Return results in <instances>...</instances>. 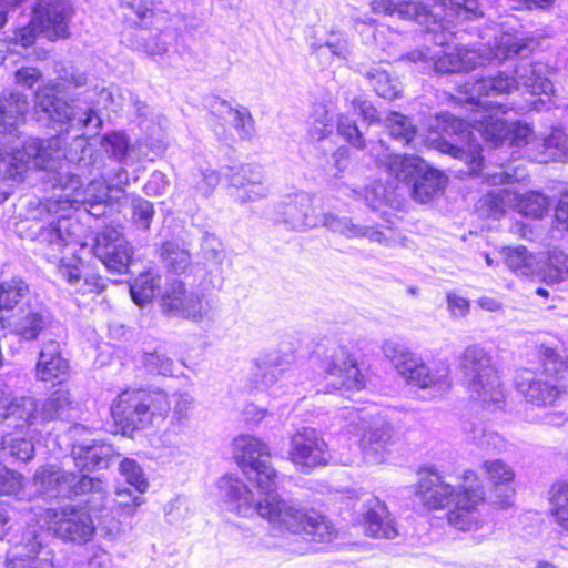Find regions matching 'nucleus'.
Listing matches in <instances>:
<instances>
[{"label": "nucleus", "mask_w": 568, "mask_h": 568, "mask_svg": "<svg viewBox=\"0 0 568 568\" xmlns=\"http://www.w3.org/2000/svg\"><path fill=\"white\" fill-rule=\"evenodd\" d=\"M0 445L4 454H9L11 457L23 463L32 459L34 454L31 439H27L26 437L4 435L2 436Z\"/></svg>", "instance_id": "c03bdc74"}, {"label": "nucleus", "mask_w": 568, "mask_h": 568, "mask_svg": "<svg viewBox=\"0 0 568 568\" xmlns=\"http://www.w3.org/2000/svg\"><path fill=\"white\" fill-rule=\"evenodd\" d=\"M448 310L454 317H464L469 312V301L455 293H447L446 295Z\"/></svg>", "instance_id": "774afa93"}, {"label": "nucleus", "mask_w": 568, "mask_h": 568, "mask_svg": "<svg viewBox=\"0 0 568 568\" xmlns=\"http://www.w3.org/2000/svg\"><path fill=\"white\" fill-rule=\"evenodd\" d=\"M363 526L365 534L373 538L394 539L398 536L395 517L376 497H369L365 501Z\"/></svg>", "instance_id": "bb28decb"}, {"label": "nucleus", "mask_w": 568, "mask_h": 568, "mask_svg": "<svg viewBox=\"0 0 568 568\" xmlns=\"http://www.w3.org/2000/svg\"><path fill=\"white\" fill-rule=\"evenodd\" d=\"M120 474L125 481L132 486L138 494H143L149 487V483L144 476L141 466L131 458H124L119 466Z\"/></svg>", "instance_id": "09e8293b"}, {"label": "nucleus", "mask_w": 568, "mask_h": 568, "mask_svg": "<svg viewBox=\"0 0 568 568\" xmlns=\"http://www.w3.org/2000/svg\"><path fill=\"white\" fill-rule=\"evenodd\" d=\"M318 54H329L341 60L347 61L351 57L352 50L348 40L338 34L332 33L324 44L316 48Z\"/></svg>", "instance_id": "5fc2aeb1"}, {"label": "nucleus", "mask_w": 568, "mask_h": 568, "mask_svg": "<svg viewBox=\"0 0 568 568\" xmlns=\"http://www.w3.org/2000/svg\"><path fill=\"white\" fill-rule=\"evenodd\" d=\"M273 220L293 231H305L322 223L329 231L348 239L365 237L385 246L390 244L384 232L374 226L355 224L349 217H339L333 213L320 217L314 212L313 197L304 191L284 195L274 209Z\"/></svg>", "instance_id": "6e6552de"}, {"label": "nucleus", "mask_w": 568, "mask_h": 568, "mask_svg": "<svg viewBox=\"0 0 568 568\" xmlns=\"http://www.w3.org/2000/svg\"><path fill=\"white\" fill-rule=\"evenodd\" d=\"M505 263L513 272L527 276L532 272L534 257L524 246L509 247L506 253Z\"/></svg>", "instance_id": "de8ad7c7"}, {"label": "nucleus", "mask_w": 568, "mask_h": 568, "mask_svg": "<svg viewBox=\"0 0 568 568\" xmlns=\"http://www.w3.org/2000/svg\"><path fill=\"white\" fill-rule=\"evenodd\" d=\"M73 409L70 392L60 386L44 400L33 397H16L8 400L0 394V423L29 434H40L45 424L69 417Z\"/></svg>", "instance_id": "1a4fd4ad"}, {"label": "nucleus", "mask_w": 568, "mask_h": 568, "mask_svg": "<svg viewBox=\"0 0 568 568\" xmlns=\"http://www.w3.org/2000/svg\"><path fill=\"white\" fill-rule=\"evenodd\" d=\"M377 162L385 166L389 175L403 183L420 203L430 201L444 190L445 175L418 155L387 154L378 158Z\"/></svg>", "instance_id": "4468645a"}, {"label": "nucleus", "mask_w": 568, "mask_h": 568, "mask_svg": "<svg viewBox=\"0 0 568 568\" xmlns=\"http://www.w3.org/2000/svg\"><path fill=\"white\" fill-rule=\"evenodd\" d=\"M311 361L318 371L316 379L327 381L317 392H359L366 385L357 359L338 339L323 338L318 342L312 352Z\"/></svg>", "instance_id": "9b49d317"}, {"label": "nucleus", "mask_w": 568, "mask_h": 568, "mask_svg": "<svg viewBox=\"0 0 568 568\" xmlns=\"http://www.w3.org/2000/svg\"><path fill=\"white\" fill-rule=\"evenodd\" d=\"M93 254L109 272L123 274L129 268L133 248L120 231L105 227L95 236Z\"/></svg>", "instance_id": "a211bd4d"}, {"label": "nucleus", "mask_w": 568, "mask_h": 568, "mask_svg": "<svg viewBox=\"0 0 568 568\" xmlns=\"http://www.w3.org/2000/svg\"><path fill=\"white\" fill-rule=\"evenodd\" d=\"M161 257L166 268L176 274L184 273L191 263L189 251L173 241H166L162 244Z\"/></svg>", "instance_id": "ea45409f"}, {"label": "nucleus", "mask_w": 568, "mask_h": 568, "mask_svg": "<svg viewBox=\"0 0 568 568\" xmlns=\"http://www.w3.org/2000/svg\"><path fill=\"white\" fill-rule=\"evenodd\" d=\"M154 214L153 203L150 201L142 197L132 201V220L139 229L149 230Z\"/></svg>", "instance_id": "13d9d810"}, {"label": "nucleus", "mask_w": 568, "mask_h": 568, "mask_svg": "<svg viewBox=\"0 0 568 568\" xmlns=\"http://www.w3.org/2000/svg\"><path fill=\"white\" fill-rule=\"evenodd\" d=\"M540 275L548 284L568 280V253L558 247L549 250L542 261Z\"/></svg>", "instance_id": "72a5a7b5"}, {"label": "nucleus", "mask_w": 568, "mask_h": 568, "mask_svg": "<svg viewBox=\"0 0 568 568\" xmlns=\"http://www.w3.org/2000/svg\"><path fill=\"white\" fill-rule=\"evenodd\" d=\"M29 109V95L16 89L4 91L0 97V135L18 138Z\"/></svg>", "instance_id": "393cba45"}, {"label": "nucleus", "mask_w": 568, "mask_h": 568, "mask_svg": "<svg viewBox=\"0 0 568 568\" xmlns=\"http://www.w3.org/2000/svg\"><path fill=\"white\" fill-rule=\"evenodd\" d=\"M333 118L323 105H317L311 115L308 134L312 140L321 141L333 131Z\"/></svg>", "instance_id": "a18cd8bd"}, {"label": "nucleus", "mask_w": 568, "mask_h": 568, "mask_svg": "<svg viewBox=\"0 0 568 568\" xmlns=\"http://www.w3.org/2000/svg\"><path fill=\"white\" fill-rule=\"evenodd\" d=\"M0 495L13 496L17 500H32L30 487L17 471L0 467Z\"/></svg>", "instance_id": "4c0bfd02"}, {"label": "nucleus", "mask_w": 568, "mask_h": 568, "mask_svg": "<svg viewBox=\"0 0 568 568\" xmlns=\"http://www.w3.org/2000/svg\"><path fill=\"white\" fill-rule=\"evenodd\" d=\"M459 368L471 399L489 410L500 408L505 399L503 384L485 347L477 344L466 347Z\"/></svg>", "instance_id": "ddd939ff"}, {"label": "nucleus", "mask_w": 568, "mask_h": 568, "mask_svg": "<svg viewBox=\"0 0 568 568\" xmlns=\"http://www.w3.org/2000/svg\"><path fill=\"white\" fill-rule=\"evenodd\" d=\"M38 34H42L37 24H33V14L28 24L19 28L14 32V40L23 48H28L36 42Z\"/></svg>", "instance_id": "e2e57ef3"}, {"label": "nucleus", "mask_w": 568, "mask_h": 568, "mask_svg": "<svg viewBox=\"0 0 568 568\" xmlns=\"http://www.w3.org/2000/svg\"><path fill=\"white\" fill-rule=\"evenodd\" d=\"M69 361L63 356L61 345L54 339L44 342L38 354L36 377L41 382L61 381L68 376Z\"/></svg>", "instance_id": "cd10ccee"}, {"label": "nucleus", "mask_w": 568, "mask_h": 568, "mask_svg": "<svg viewBox=\"0 0 568 568\" xmlns=\"http://www.w3.org/2000/svg\"><path fill=\"white\" fill-rule=\"evenodd\" d=\"M544 148L552 160H568V108L565 110L562 122L551 128L544 139Z\"/></svg>", "instance_id": "c9c22d12"}, {"label": "nucleus", "mask_w": 568, "mask_h": 568, "mask_svg": "<svg viewBox=\"0 0 568 568\" xmlns=\"http://www.w3.org/2000/svg\"><path fill=\"white\" fill-rule=\"evenodd\" d=\"M419 475L416 494L425 506L432 509L452 506L447 520L459 530H470L478 524V507L485 500V491L474 471L464 473L458 490L435 468H427L425 475Z\"/></svg>", "instance_id": "423d86ee"}, {"label": "nucleus", "mask_w": 568, "mask_h": 568, "mask_svg": "<svg viewBox=\"0 0 568 568\" xmlns=\"http://www.w3.org/2000/svg\"><path fill=\"white\" fill-rule=\"evenodd\" d=\"M376 13L397 16L425 27L426 40L445 44L455 26L481 17L478 0H373Z\"/></svg>", "instance_id": "39448f33"}, {"label": "nucleus", "mask_w": 568, "mask_h": 568, "mask_svg": "<svg viewBox=\"0 0 568 568\" xmlns=\"http://www.w3.org/2000/svg\"><path fill=\"white\" fill-rule=\"evenodd\" d=\"M542 372L539 374L552 379L554 383L564 377L567 365L560 355L550 347H545L541 351Z\"/></svg>", "instance_id": "8fccbe9b"}, {"label": "nucleus", "mask_w": 568, "mask_h": 568, "mask_svg": "<svg viewBox=\"0 0 568 568\" xmlns=\"http://www.w3.org/2000/svg\"><path fill=\"white\" fill-rule=\"evenodd\" d=\"M52 323L50 311L40 303H27L9 321L10 331L21 341L33 342L38 339Z\"/></svg>", "instance_id": "b1692460"}, {"label": "nucleus", "mask_w": 568, "mask_h": 568, "mask_svg": "<svg viewBox=\"0 0 568 568\" xmlns=\"http://www.w3.org/2000/svg\"><path fill=\"white\" fill-rule=\"evenodd\" d=\"M409 384L425 393L424 398H442L452 386L449 366L444 362L425 363L417 357L404 373Z\"/></svg>", "instance_id": "f3484780"}, {"label": "nucleus", "mask_w": 568, "mask_h": 568, "mask_svg": "<svg viewBox=\"0 0 568 568\" xmlns=\"http://www.w3.org/2000/svg\"><path fill=\"white\" fill-rule=\"evenodd\" d=\"M154 0H121V6L131 10L139 19L140 27H146L152 16Z\"/></svg>", "instance_id": "052dcab7"}, {"label": "nucleus", "mask_w": 568, "mask_h": 568, "mask_svg": "<svg viewBox=\"0 0 568 568\" xmlns=\"http://www.w3.org/2000/svg\"><path fill=\"white\" fill-rule=\"evenodd\" d=\"M32 303L28 284L20 278L0 283V312H11L14 308L27 307Z\"/></svg>", "instance_id": "473e14b6"}, {"label": "nucleus", "mask_w": 568, "mask_h": 568, "mask_svg": "<svg viewBox=\"0 0 568 568\" xmlns=\"http://www.w3.org/2000/svg\"><path fill=\"white\" fill-rule=\"evenodd\" d=\"M142 363L152 374L162 376L173 375V361L158 351L152 353H144Z\"/></svg>", "instance_id": "4d7b16f0"}, {"label": "nucleus", "mask_w": 568, "mask_h": 568, "mask_svg": "<svg viewBox=\"0 0 568 568\" xmlns=\"http://www.w3.org/2000/svg\"><path fill=\"white\" fill-rule=\"evenodd\" d=\"M382 349L384 355L393 363L402 376L418 357L416 354L412 353L405 344L396 339L385 341Z\"/></svg>", "instance_id": "a19ab883"}, {"label": "nucleus", "mask_w": 568, "mask_h": 568, "mask_svg": "<svg viewBox=\"0 0 568 568\" xmlns=\"http://www.w3.org/2000/svg\"><path fill=\"white\" fill-rule=\"evenodd\" d=\"M100 145L108 156L119 164L131 165L138 161L136 148L122 131H111L102 135Z\"/></svg>", "instance_id": "2f4dec72"}, {"label": "nucleus", "mask_w": 568, "mask_h": 568, "mask_svg": "<svg viewBox=\"0 0 568 568\" xmlns=\"http://www.w3.org/2000/svg\"><path fill=\"white\" fill-rule=\"evenodd\" d=\"M166 187H168L166 176L160 171H154L150 175L148 182L144 185V192L146 195L158 196V195H162L166 191Z\"/></svg>", "instance_id": "69168bd1"}, {"label": "nucleus", "mask_w": 568, "mask_h": 568, "mask_svg": "<svg viewBox=\"0 0 568 568\" xmlns=\"http://www.w3.org/2000/svg\"><path fill=\"white\" fill-rule=\"evenodd\" d=\"M338 133L354 148L363 149L365 140L356 122L349 115H341L337 122Z\"/></svg>", "instance_id": "bf43d9fd"}, {"label": "nucleus", "mask_w": 568, "mask_h": 568, "mask_svg": "<svg viewBox=\"0 0 568 568\" xmlns=\"http://www.w3.org/2000/svg\"><path fill=\"white\" fill-rule=\"evenodd\" d=\"M72 458L80 471H94L106 469L114 457V448L110 444L99 440L73 445Z\"/></svg>", "instance_id": "c85d7f7f"}, {"label": "nucleus", "mask_w": 568, "mask_h": 568, "mask_svg": "<svg viewBox=\"0 0 568 568\" xmlns=\"http://www.w3.org/2000/svg\"><path fill=\"white\" fill-rule=\"evenodd\" d=\"M287 371L282 367L278 356L268 355L253 363L246 387L250 392H270L271 396H280L288 390Z\"/></svg>", "instance_id": "412c9836"}, {"label": "nucleus", "mask_w": 568, "mask_h": 568, "mask_svg": "<svg viewBox=\"0 0 568 568\" xmlns=\"http://www.w3.org/2000/svg\"><path fill=\"white\" fill-rule=\"evenodd\" d=\"M367 80L376 94L386 100H394L402 93V83L381 67L372 68L367 74Z\"/></svg>", "instance_id": "e433bc0d"}, {"label": "nucleus", "mask_w": 568, "mask_h": 568, "mask_svg": "<svg viewBox=\"0 0 568 568\" xmlns=\"http://www.w3.org/2000/svg\"><path fill=\"white\" fill-rule=\"evenodd\" d=\"M454 37L447 34L446 43L437 44L433 49L426 47L413 50L406 54V59L414 63H429L437 73H456L469 72L477 65L499 64L504 60L518 58L511 77L500 71L496 75L481 77L474 83H465V97L454 98L457 103H464L463 106L469 111L465 118L444 115L446 130H452L457 141H440L439 150L464 160L469 166L470 174H480L484 170L483 150L480 144L474 141L469 129L476 130L496 146H521L528 142L532 133L527 123L506 119L508 106L489 98L507 94L513 89H523L531 95H549L554 91V85L549 79L550 70L547 64L528 61L536 44L531 38L503 31L496 33L494 43L488 41L487 48L485 47L481 52V49L452 47L449 41Z\"/></svg>", "instance_id": "f257e3e1"}, {"label": "nucleus", "mask_w": 568, "mask_h": 568, "mask_svg": "<svg viewBox=\"0 0 568 568\" xmlns=\"http://www.w3.org/2000/svg\"><path fill=\"white\" fill-rule=\"evenodd\" d=\"M109 501H111L109 499ZM106 507L92 511L78 509L75 506H65L60 509L42 508L40 506L30 507V520H36V525H27L19 536L10 540L12 544L8 550L7 568H62L57 559L53 549L45 544L47 536L44 527L53 530L54 535L61 539L73 542H87L94 534V525L90 513L99 514L108 509ZM85 508H88L85 506Z\"/></svg>", "instance_id": "20e7f679"}, {"label": "nucleus", "mask_w": 568, "mask_h": 568, "mask_svg": "<svg viewBox=\"0 0 568 568\" xmlns=\"http://www.w3.org/2000/svg\"><path fill=\"white\" fill-rule=\"evenodd\" d=\"M234 457L247 479L256 483L258 498L240 478L223 476L217 483L219 496L230 511L242 517L258 515L273 530L300 535L308 541L326 544L336 537V529L326 517L307 511L276 493L278 474L271 465L266 444L254 436L241 435L234 439Z\"/></svg>", "instance_id": "7ed1b4c3"}, {"label": "nucleus", "mask_w": 568, "mask_h": 568, "mask_svg": "<svg viewBox=\"0 0 568 568\" xmlns=\"http://www.w3.org/2000/svg\"><path fill=\"white\" fill-rule=\"evenodd\" d=\"M223 174L232 186L242 191L241 202L256 201L268 194L263 170L256 164L229 165Z\"/></svg>", "instance_id": "5701e85b"}, {"label": "nucleus", "mask_w": 568, "mask_h": 568, "mask_svg": "<svg viewBox=\"0 0 568 568\" xmlns=\"http://www.w3.org/2000/svg\"><path fill=\"white\" fill-rule=\"evenodd\" d=\"M61 135L48 140L29 138L22 148H0V204L12 194L14 185L22 181L29 162L43 171L42 181L52 187L49 175L60 171L67 151L61 149Z\"/></svg>", "instance_id": "0eeeda50"}, {"label": "nucleus", "mask_w": 568, "mask_h": 568, "mask_svg": "<svg viewBox=\"0 0 568 568\" xmlns=\"http://www.w3.org/2000/svg\"><path fill=\"white\" fill-rule=\"evenodd\" d=\"M202 250L207 258H212L216 262L217 266L222 263L224 252L221 242L217 241L215 236L206 234L202 244Z\"/></svg>", "instance_id": "338daca9"}, {"label": "nucleus", "mask_w": 568, "mask_h": 568, "mask_svg": "<svg viewBox=\"0 0 568 568\" xmlns=\"http://www.w3.org/2000/svg\"><path fill=\"white\" fill-rule=\"evenodd\" d=\"M210 124L215 134L221 138L226 126H233L242 140H248L254 133V121L244 106L233 108L227 101L214 98L210 103Z\"/></svg>", "instance_id": "4be33fe9"}, {"label": "nucleus", "mask_w": 568, "mask_h": 568, "mask_svg": "<svg viewBox=\"0 0 568 568\" xmlns=\"http://www.w3.org/2000/svg\"><path fill=\"white\" fill-rule=\"evenodd\" d=\"M506 195L507 190L505 189L488 192L479 200L478 210L487 217L500 219L505 212Z\"/></svg>", "instance_id": "49530a36"}, {"label": "nucleus", "mask_w": 568, "mask_h": 568, "mask_svg": "<svg viewBox=\"0 0 568 568\" xmlns=\"http://www.w3.org/2000/svg\"><path fill=\"white\" fill-rule=\"evenodd\" d=\"M551 515L555 520L568 530V484L557 483L550 490Z\"/></svg>", "instance_id": "79ce46f5"}, {"label": "nucleus", "mask_w": 568, "mask_h": 568, "mask_svg": "<svg viewBox=\"0 0 568 568\" xmlns=\"http://www.w3.org/2000/svg\"><path fill=\"white\" fill-rule=\"evenodd\" d=\"M549 200L540 192H529L517 202L518 212L527 217L541 219L548 211Z\"/></svg>", "instance_id": "37998d69"}, {"label": "nucleus", "mask_w": 568, "mask_h": 568, "mask_svg": "<svg viewBox=\"0 0 568 568\" xmlns=\"http://www.w3.org/2000/svg\"><path fill=\"white\" fill-rule=\"evenodd\" d=\"M464 432L467 439L483 449H489L490 446H496L499 436L496 433L487 432L481 424L466 423Z\"/></svg>", "instance_id": "6e6d98bb"}, {"label": "nucleus", "mask_w": 568, "mask_h": 568, "mask_svg": "<svg viewBox=\"0 0 568 568\" xmlns=\"http://www.w3.org/2000/svg\"><path fill=\"white\" fill-rule=\"evenodd\" d=\"M42 79V73L33 67H22L14 72V82L19 87L33 89Z\"/></svg>", "instance_id": "680f3d73"}, {"label": "nucleus", "mask_w": 568, "mask_h": 568, "mask_svg": "<svg viewBox=\"0 0 568 568\" xmlns=\"http://www.w3.org/2000/svg\"><path fill=\"white\" fill-rule=\"evenodd\" d=\"M516 386L528 402L537 406L552 405L560 395L559 386L552 379L544 381L541 375L529 369L517 374Z\"/></svg>", "instance_id": "a878e982"}, {"label": "nucleus", "mask_w": 568, "mask_h": 568, "mask_svg": "<svg viewBox=\"0 0 568 568\" xmlns=\"http://www.w3.org/2000/svg\"><path fill=\"white\" fill-rule=\"evenodd\" d=\"M288 457L300 471L308 474L326 465L329 454L326 442L316 429L304 427L291 437Z\"/></svg>", "instance_id": "dca6fc26"}, {"label": "nucleus", "mask_w": 568, "mask_h": 568, "mask_svg": "<svg viewBox=\"0 0 568 568\" xmlns=\"http://www.w3.org/2000/svg\"><path fill=\"white\" fill-rule=\"evenodd\" d=\"M219 182L220 174L211 168H199L192 173L191 184L204 196H209Z\"/></svg>", "instance_id": "864d4df0"}, {"label": "nucleus", "mask_w": 568, "mask_h": 568, "mask_svg": "<svg viewBox=\"0 0 568 568\" xmlns=\"http://www.w3.org/2000/svg\"><path fill=\"white\" fill-rule=\"evenodd\" d=\"M172 400L162 390L131 388L121 392L111 406V415L124 435L162 422L171 410Z\"/></svg>", "instance_id": "f8f14e48"}, {"label": "nucleus", "mask_w": 568, "mask_h": 568, "mask_svg": "<svg viewBox=\"0 0 568 568\" xmlns=\"http://www.w3.org/2000/svg\"><path fill=\"white\" fill-rule=\"evenodd\" d=\"M58 274L74 288V292L83 295L90 293H101L106 287L105 280L98 274L83 275L80 268V262L75 258H62L58 265Z\"/></svg>", "instance_id": "c756f323"}, {"label": "nucleus", "mask_w": 568, "mask_h": 568, "mask_svg": "<svg viewBox=\"0 0 568 568\" xmlns=\"http://www.w3.org/2000/svg\"><path fill=\"white\" fill-rule=\"evenodd\" d=\"M352 108L355 113L361 115L368 124L375 123L379 120L376 108L367 100L362 98H354Z\"/></svg>", "instance_id": "0e129e2a"}, {"label": "nucleus", "mask_w": 568, "mask_h": 568, "mask_svg": "<svg viewBox=\"0 0 568 568\" xmlns=\"http://www.w3.org/2000/svg\"><path fill=\"white\" fill-rule=\"evenodd\" d=\"M173 399L174 406L171 424L178 427H185L194 408V398L190 394L183 393L173 395Z\"/></svg>", "instance_id": "3c124183"}, {"label": "nucleus", "mask_w": 568, "mask_h": 568, "mask_svg": "<svg viewBox=\"0 0 568 568\" xmlns=\"http://www.w3.org/2000/svg\"><path fill=\"white\" fill-rule=\"evenodd\" d=\"M32 499L85 498L89 510L99 511L106 507L109 496L104 481L99 477L78 475L72 471L45 467L39 469L31 484Z\"/></svg>", "instance_id": "9d476101"}, {"label": "nucleus", "mask_w": 568, "mask_h": 568, "mask_svg": "<svg viewBox=\"0 0 568 568\" xmlns=\"http://www.w3.org/2000/svg\"><path fill=\"white\" fill-rule=\"evenodd\" d=\"M32 14L33 24H37L49 40L69 37L73 9L68 0H36Z\"/></svg>", "instance_id": "6ab92c4d"}, {"label": "nucleus", "mask_w": 568, "mask_h": 568, "mask_svg": "<svg viewBox=\"0 0 568 568\" xmlns=\"http://www.w3.org/2000/svg\"><path fill=\"white\" fill-rule=\"evenodd\" d=\"M385 125L395 142L416 148L417 131L412 119L399 112H390L385 120Z\"/></svg>", "instance_id": "f704fd0d"}, {"label": "nucleus", "mask_w": 568, "mask_h": 568, "mask_svg": "<svg viewBox=\"0 0 568 568\" xmlns=\"http://www.w3.org/2000/svg\"><path fill=\"white\" fill-rule=\"evenodd\" d=\"M59 82L38 88L34 92V109L52 122L60 124L61 133H73L72 146L64 154L60 171L51 173L53 195L40 203L49 216H57L38 232V241L60 252L64 246L75 242V229L80 225L71 220L70 211L83 209L88 214L100 217L105 214L110 190L123 191L129 184V173L119 168L114 175L103 172L102 160L89 146L83 130L102 126V119L97 109L106 106L112 98L104 87L95 85L87 91L84 103L80 106L59 99L57 93L64 88H81L88 84V75L71 63L55 65Z\"/></svg>", "instance_id": "f03ea898"}, {"label": "nucleus", "mask_w": 568, "mask_h": 568, "mask_svg": "<svg viewBox=\"0 0 568 568\" xmlns=\"http://www.w3.org/2000/svg\"><path fill=\"white\" fill-rule=\"evenodd\" d=\"M346 435L354 436L366 457L383 459V452L393 443V428L375 406L345 407L342 415Z\"/></svg>", "instance_id": "2eb2a0df"}, {"label": "nucleus", "mask_w": 568, "mask_h": 568, "mask_svg": "<svg viewBox=\"0 0 568 568\" xmlns=\"http://www.w3.org/2000/svg\"><path fill=\"white\" fill-rule=\"evenodd\" d=\"M159 288L160 277L152 272H144L130 284V294L136 305L144 306Z\"/></svg>", "instance_id": "58836bf2"}, {"label": "nucleus", "mask_w": 568, "mask_h": 568, "mask_svg": "<svg viewBox=\"0 0 568 568\" xmlns=\"http://www.w3.org/2000/svg\"><path fill=\"white\" fill-rule=\"evenodd\" d=\"M165 314L180 316L193 322L202 321L209 313L210 306L203 295L186 292L185 284L173 281L161 298Z\"/></svg>", "instance_id": "aec40b11"}, {"label": "nucleus", "mask_w": 568, "mask_h": 568, "mask_svg": "<svg viewBox=\"0 0 568 568\" xmlns=\"http://www.w3.org/2000/svg\"><path fill=\"white\" fill-rule=\"evenodd\" d=\"M484 468L495 486L496 504L501 508L511 505L514 489L509 485L514 479L513 469L499 459L485 462Z\"/></svg>", "instance_id": "7c9ffc66"}, {"label": "nucleus", "mask_w": 568, "mask_h": 568, "mask_svg": "<svg viewBox=\"0 0 568 568\" xmlns=\"http://www.w3.org/2000/svg\"><path fill=\"white\" fill-rule=\"evenodd\" d=\"M484 179L489 185H510L515 182H519L525 178L523 170L516 168L514 170L510 166L500 165L495 168L493 171L483 173Z\"/></svg>", "instance_id": "603ef678"}]
</instances>
